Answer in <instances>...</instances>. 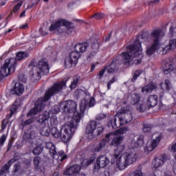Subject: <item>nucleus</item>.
<instances>
[{
  "instance_id": "e2e57ef3",
  "label": "nucleus",
  "mask_w": 176,
  "mask_h": 176,
  "mask_svg": "<svg viewBox=\"0 0 176 176\" xmlns=\"http://www.w3.org/2000/svg\"><path fill=\"white\" fill-rule=\"evenodd\" d=\"M20 170H21V166L20 165L15 164L14 166V168H13L14 173H18V171H20Z\"/></svg>"
},
{
  "instance_id": "dca6fc26",
  "label": "nucleus",
  "mask_w": 176,
  "mask_h": 176,
  "mask_svg": "<svg viewBox=\"0 0 176 176\" xmlns=\"http://www.w3.org/2000/svg\"><path fill=\"white\" fill-rule=\"evenodd\" d=\"M80 173V165H74L67 168L64 173V175H74L76 176Z\"/></svg>"
},
{
  "instance_id": "bf43d9fd",
  "label": "nucleus",
  "mask_w": 176,
  "mask_h": 176,
  "mask_svg": "<svg viewBox=\"0 0 176 176\" xmlns=\"http://www.w3.org/2000/svg\"><path fill=\"white\" fill-rule=\"evenodd\" d=\"M5 141H6V135H3L0 138V148L5 144Z\"/></svg>"
},
{
  "instance_id": "a878e982",
  "label": "nucleus",
  "mask_w": 176,
  "mask_h": 176,
  "mask_svg": "<svg viewBox=\"0 0 176 176\" xmlns=\"http://www.w3.org/2000/svg\"><path fill=\"white\" fill-rule=\"evenodd\" d=\"M46 149H49L50 153L53 159H57V151H56V146L52 142H47L45 144Z\"/></svg>"
},
{
  "instance_id": "473e14b6",
  "label": "nucleus",
  "mask_w": 176,
  "mask_h": 176,
  "mask_svg": "<svg viewBox=\"0 0 176 176\" xmlns=\"http://www.w3.org/2000/svg\"><path fill=\"white\" fill-rule=\"evenodd\" d=\"M176 48V40L175 39H170L169 41L168 45H166L164 48H162V50L167 53L168 50H174Z\"/></svg>"
},
{
  "instance_id": "3c124183",
  "label": "nucleus",
  "mask_w": 176,
  "mask_h": 176,
  "mask_svg": "<svg viewBox=\"0 0 176 176\" xmlns=\"http://www.w3.org/2000/svg\"><path fill=\"white\" fill-rule=\"evenodd\" d=\"M104 14L102 12L94 14L92 17H94L96 20H101L103 17H104Z\"/></svg>"
},
{
  "instance_id": "20e7f679",
  "label": "nucleus",
  "mask_w": 176,
  "mask_h": 176,
  "mask_svg": "<svg viewBox=\"0 0 176 176\" xmlns=\"http://www.w3.org/2000/svg\"><path fill=\"white\" fill-rule=\"evenodd\" d=\"M90 44L87 42L77 43L74 46V51L72 52L65 60V65L67 68H72L78 64V60L80 58V53H85Z\"/></svg>"
},
{
  "instance_id": "b1692460",
  "label": "nucleus",
  "mask_w": 176,
  "mask_h": 176,
  "mask_svg": "<svg viewBox=\"0 0 176 176\" xmlns=\"http://www.w3.org/2000/svg\"><path fill=\"white\" fill-rule=\"evenodd\" d=\"M32 70H30V75L34 80H39L41 79V74H42L38 69L36 66H29Z\"/></svg>"
},
{
  "instance_id": "4c0bfd02",
  "label": "nucleus",
  "mask_w": 176,
  "mask_h": 176,
  "mask_svg": "<svg viewBox=\"0 0 176 176\" xmlns=\"http://www.w3.org/2000/svg\"><path fill=\"white\" fill-rule=\"evenodd\" d=\"M107 144V142L105 140H102L99 144H98L96 147L94 148L95 152H100L103 148H105V145Z\"/></svg>"
},
{
  "instance_id": "4d7b16f0",
  "label": "nucleus",
  "mask_w": 176,
  "mask_h": 176,
  "mask_svg": "<svg viewBox=\"0 0 176 176\" xmlns=\"http://www.w3.org/2000/svg\"><path fill=\"white\" fill-rule=\"evenodd\" d=\"M32 160L30 158H24L23 160V163L26 166H31Z\"/></svg>"
},
{
  "instance_id": "ea45409f",
  "label": "nucleus",
  "mask_w": 176,
  "mask_h": 176,
  "mask_svg": "<svg viewBox=\"0 0 176 176\" xmlns=\"http://www.w3.org/2000/svg\"><path fill=\"white\" fill-rule=\"evenodd\" d=\"M67 157H68V156L65 155V153L63 151H60L58 152V155L57 154L56 158L54 159H55L56 160H58L59 162H64V160H65Z\"/></svg>"
},
{
  "instance_id": "9d476101",
  "label": "nucleus",
  "mask_w": 176,
  "mask_h": 176,
  "mask_svg": "<svg viewBox=\"0 0 176 176\" xmlns=\"http://www.w3.org/2000/svg\"><path fill=\"white\" fill-rule=\"evenodd\" d=\"M103 130L104 128L102 126L97 127V122L89 121L86 128V133L87 134H90L92 138H96V137H98L102 133Z\"/></svg>"
},
{
  "instance_id": "8fccbe9b",
  "label": "nucleus",
  "mask_w": 176,
  "mask_h": 176,
  "mask_svg": "<svg viewBox=\"0 0 176 176\" xmlns=\"http://www.w3.org/2000/svg\"><path fill=\"white\" fill-rule=\"evenodd\" d=\"M140 145L141 144H140L138 141L133 140L131 143V148H132V149H137L138 148H140Z\"/></svg>"
},
{
  "instance_id": "6e6d98bb",
  "label": "nucleus",
  "mask_w": 176,
  "mask_h": 176,
  "mask_svg": "<svg viewBox=\"0 0 176 176\" xmlns=\"http://www.w3.org/2000/svg\"><path fill=\"white\" fill-rule=\"evenodd\" d=\"M22 6H23V1H21L19 3H17L16 5H15V6L13 8L14 13L17 12L19 9H20V8H21Z\"/></svg>"
},
{
  "instance_id": "49530a36",
  "label": "nucleus",
  "mask_w": 176,
  "mask_h": 176,
  "mask_svg": "<svg viewBox=\"0 0 176 176\" xmlns=\"http://www.w3.org/2000/svg\"><path fill=\"white\" fill-rule=\"evenodd\" d=\"M34 120H35L34 118H31L27 120L26 121L22 122L21 125L23 126V127H25V126H30V124H31V123H34Z\"/></svg>"
},
{
  "instance_id": "4be33fe9",
  "label": "nucleus",
  "mask_w": 176,
  "mask_h": 176,
  "mask_svg": "<svg viewBox=\"0 0 176 176\" xmlns=\"http://www.w3.org/2000/svg\"><path fill=\"white\" fill-rule=\"evenodd\" d=\"M116 59V58H115L111 63L107 66V67L102 69V70H100V72H99V74H98V76H99V79H101L102 78V76H104V74H105V71H107V72H109V74H113L114 72H118V71H119V68H120V67H122V65H125V67H129V66H126L124 63L122 64V65H120L118 66V68L117 70H115L114 72H110L109 71V67H111V64H113V60H115Z\"/></svg>"
},
{
  "instance_id": "423d86ee",
  "label": "nucleus",
  "mask_w": 176,
  "mask_h": 176,
  "mask_svg": "<svg viewBox=\"0 0 176 176\" xmlns=\"http://www.w3.org/2000/svg\"><path fill=\"white\" fill-rule=\"evenodd\" d=\"M51 32H58L63 34L66 32L67 35H72L75 32L74 23L67 21L65 19L58 20L55 23L52 24L49 28Z\"/></svg>"
},
{
  "instance_id": "864d4df0",
  "label": "nucleus",
  "mask_w": 176,
  "mask_h": 176,
  "mask_svg": "<svg viewBox=\"0 0 176 176\" xmlns=\"http://www.w3.org/2000/svg\"><path fill=\"white\" fill-rule=\"evenodd\" d=\"M169 32L170 36H176V26H171Z\"/></svg>"
},
{
  "instance_id": "79ce46f5",
  "label": "nucleus",
  "mask_w": 176,
  "mask_h": 176,
  "mask_svg": "<svg viewBox=\"0 0 176 176\" xmlns=\"http://www.w3.org/2000/svg\"><path fill=\"white\" fill-rule=\"evenodd\" d=\"M50 134L53 135L55 138H60V133L58 129H57L55 126L50 129Z\"/></svg>"
},
{
  "instance_id": "9b49d317",
  "label": "nucleus",
  "mask_w": 176,
  "mask_h": 176,
  "mask_svg": "<svg viewBox=\"0 0 176 176\" xmlns=\"http://www.w3.org/2000/svg\"><path fill=\"white\" fill-rule=\"evenodd\" d=\"M77 107L78 104L73 100H66L60 104V108L65 113H74L76 111Z\"/></svg>"
},
{
  "instance_id": "72a5a7b5",
  "label": "nucleus",
  "mask_w": 176,
  "mask_h": 176,
  "mask_svg": "<svg viewBox=\"0 0 176 176\" xmlns=\"http://www.w3.org/2000/svg\"><path fill=\"white\" fill-rule=\"evenodd\" d=\"M174 69V66H173V63H166L163 65V71L166 75H168V74H171Z\"/></svg>"
},
{
  "instance_id": "6e6552de",
  "label": "nucleus",
  "mask_w": 176,
  "mask_h": 176,
  "mask_svg": "<svg viewBox=\"0 0 176 176\" xmlns=\"http://www.w3.org/2000/svg\"><path fill=\"white\" fill-rule=\"evenodd\" d=\"M74 124L71 122L62 127L60 129V140L63 142H67L72 138V135L75 133V128Z\"/></svg>"
},
{
  "instance_id": "7ed1b4c3",
  "label": "nucleus",
  "mask_w": 176,
  "mask_h": 176,
  "mask_svg": "<svg viewBox=\"0 0 176 176\" xmlns=\"http://www.w3.org/2000/svg\"><path fill=\"white\" fill-rule=\"evenodd\" d=\"M133 109L130 106L123 107L120 112L110 120L113 129H117L118 126H123L130 123L133 120Z\"/></svg>"
},
{
  "instance_id": "5701e85b",
  "label": "nucleus",
  "mask_w": 176,
  "mask_h": 176,
  "mask_svg": "<svg viewBox=\"0 0 176 176\" xmlns=\"http://www.w3.org/2000/svg\"><path fill=\"white\" fill-rule=\"evenodd\" d=\"M127 166H129V164L126 162L123 155H121L116 161V167L118 168L119 170H124Z\"/></svg>"
},
{
  "instance_id": "ddd939ff",
  "label": "nucleus",
  "mask_w": 176,
  "mask_h": 176,
  "mask_svg": "<svg viewBox=\"0 0 176 176\" xmlns=\"http://www.w3.org/2000/svg\"><path fill=\"white\" fill-rule=\"evenodd\" d=\"M36 137V127L32 125L26 132L23 133V141H28L30 140H34Z\"/></svg>"
},
{
  "instance_id": "680f3d73",
  "label": "nucleus",
  "mask_w": 176,
  "mask_h": 176,
  "mask_svg": "<svg viewBox=\"0 0 176 176\" xmlns=\"http://www.w3.org/2000/svg\"><path fill=\"white\" fill-rule=\"evenodd\" d=\"M50 123H51V126L54 127L55 126H57V123H58V121H57V119L56 118H51Z\"/></svg>"
},
{
  "instance_id": "f257e3e1",
  "label": "nucleus",
  "mask_w": 176,
  "mask_h": 176,
  "mask_svg": "<svg viewBox=\"0 0 176 176\" xmlns=\"http://www.w3.org/2000/svg\"><path fill=\"white\" fill-rule=\"evenodd\" d=\"M149 33L148 32L142 33L135 41L133 45H130L126 47V52H122L116 57L113 63L109 67V71L113 72L119 68V65L125 64L126 67L130 65L133 58L142 57V48H141V41L140 39H149Z\"/></svg>"
},
{
  "instance_id": "1a4fd4ad",
  "label": "nucleus",
  "mask_w": 176,
  "mask_h": 176,
  "mask_svg": "<svg viewBox=\"0 0 176 176\" xmlns=\"http://www.w3.org/2000/svg\"><path fill=\"white\" fill-rule=\"evenodd\" d=\"M29 67H36L37 69L43 75H47L50 68L49 67V63L45 58L41 59L37 62L35 59L32 60Z\"/></svg>"
},
{
  "instance_id": "338daca9",
  "label": "nucleus",
  "mask_w": 176,
  "mask_h": 176,
  "mask_svg": "<svg viewBox=\"0 0 176 176\" xmlns=\"http://www.w3.org/2000/svg\"><path fill=\"white\" fill-rule=\"evenodd\" d=\"M12 146H13V142L12 141H10L8 142V148H7L6 152H9V151H10V149H12Z\"/></svg>"
},
{
  "instance_id": "a18cd8bd",
  "label": "nucleus",
  "mask_w": 176,
  "mask_h": 176,
  "mask_svg": "<svg viewBox=\"0 0 176 176\" xmlns=\"http://www.w3.org/2000/svg\"><path fill=\"white\" fill-rule=\"evenodd\" d=\"M79 80H80V76H75L74 78L73 82H72V84L70 85L69 87L70 89H75V87H76V86L78 85V83L79 82Z\"/></svg>"
},
{
  "instance_id": "f8f14e48",
  "label": "nucleus",
  "mask_w": 176,
  "mask_h": 176,
  "mask_svg": "<svg viewBox=\"0 0 176 176\" xmlns=\"http://www.w3.org/2000/svg\"><path fill=\"white\" fill-rule=\"evenodd\" d=\"M162 138H163V136L160 132H156L153 134L151 144L149 146H147V151L148 152H152V151H154L157 145H159L160 143V141H162Z\"/></svg>"
},
{
  "instance_id": "2eb2a0df",
  "label": "nucleus",
  "mask_w": 176,
  "mask_h": 176,
  "mask_svg": "<svg viewBox=\"0 0 176 176\" xmlns=\"http://www.w3.org/2000/svg\"><path fill=\"white\" fill-rule=\"evenodd\" d=\"M129 166L133 164L137 160V153L135 151L127 152L122 154Z\"/></svg>"
},
{
  "instance_id": "f704fd0d",
  "label": "nucleus",
  "mask_w": 176,
  "mask_h": 176,
  "mask_svg": "<svg viewBox=\"0 0 176 176\" xmlns=\"http://www.w3.org/2000/svg\"><path fill=\"white\" fill-rule=\"evenodd\" d=\"M117 146V149L115 150V154H114V157H116V159H118L119 155H121V153H123V152H124V144H119L118 146Z\"/></svg>"
},
{
  "instance_id": "774afa93",
  "label": "nucleus",
  "mask_w": 176,
  "mask_h": 176,
  "mask_svg": "<svg viewBox=\"0 0 176 176\" xmlns=\"http://www.w3.org/2000/svg\"><path fill=\"white\" fill-rule=\"evenodd\" d=\"M99 176H110L109 171L101 172Z\"/></svg>"
},
{
  "instance_id": "69168bd1",
  "label": "nucleus",
  "mask_w": 176,
  "mask_h": 176,
  "mask_svg": "<svg viewBox=\"0 0 176 176\" xmlns=\"http://www.w3.org/2000/svg\"><path fill=\"white\" fill-rule=\"evenodd\" d=\"M89 164H90V162H89V160H84L82 162V166L83 167H85V166H89Z\"/></svg>"
},
{
  "instance_id": "39448f33",
  "label": "nucleus",
  "mask_w": 176,
  "mask_h": 176,
  "mask_svg": "<svg viewBox=\"0 0 176 176\" xmlns=\"http://www.w3.org/2000/svg\"><path fill=\"white\" fill-rule=\"evenodd\" d=\"M164 35H166V34L161 28H157L151 31L150 38L152 41V45L151 46L147 47L146 51L147 56H152V54H154V53L156 52L157 49L160 47L162 41H163Z\"/></svg>"
},
{
  "instance_id": "c85d7f7f",
  "label": "nucleus",
  "mask_w": 176,
  "mask_h": 176,
  "mask_svg": "<svg viewBox=\"0 0 176 176\" xmlns=\"http://www.w3.org/2000/svg\"><path fill=\"white\" fill-rule=\"evenodd\" d=\"M100 48V43L98 42L93 43L91 45V50L89 52V54L88 57L91 58V57H94L97 52H98V49Z\"/></svg>"
},
{
  "instance_id": "f03ea898",
  "label": "nucleus",
  "mask_w": 176,
  "mask_h": 176,
  "mask_svg": "<svg viewBox=\"0 0 176 176\" xmlns=\"http://www.w3.org/2000/svg\"><path fill=\"white\" fill-rule=\"evenodd\" d=\"M67 78L65 80L62 81L61 82L54 84L52 87L50 88L46 91L43 98H39L34 103V107L28 113V116H35L38 112H42L46 107V102L50 100L52 96L54 94H58L60 91H63L67 87Z\"/></svg>"
},
{
  "instance_id": "de8ad7c7",
  "label": "nucleus",
  "mask_w": 176,
  "mask_h": 176,
  "mask_svg": "<svg viewBox=\"0 0 176 176\" xmlns=\"http://www.w3.org/2000/svg\"><path fill=\"white\" fill-rule=\"evenodd\" d=\"M17 108H19V100H16L15 102H14V104L10 109V111L12 112V113H14V112L17 111Z\"/></svg>"
},
{
  "instance_id": "09e8293b",
  "label": "nucleus",
  "mask_w": 176,
  "mask_h": 176,
  "mask_svg": "<svg viewBox=\"0 0 176 176\" xmlns=\"http://www.w3.org/2000/svg\"><path fill=\"white\" fill-rule=\"evenodd\" d=\"M141 74H142V71H141V70L135 71L133 77L131 81L135 82V80H137V78H138V76H140V75H141Z\"/></svg>"
},
{
  "instance_id": "2f4dec72",
  "label": "nucleus",
  "mask_w": 176,
  "mask_h": 176,
  "mask_svg": "<svg viewBox=\"0 0 176 176\" xmlns=\"http://www.w3.org/2000/svg\"><path fill=\"white\" fill-rule=\"evenodd\" d=\"M148 105L149 108L151 107H156L157 105V95H151L148 98Z\"/></svg>"
},
{
  "instance_id": "58836bf2",
  "label": "nucleus",
  "mask_w": 176,
  "mask_h": 176,
  "mask_svg": "<svg viewBox=\"0 0 176 176\" xmlns=\"http://www.w3.org/2000/svg\"><path fill=\"white\" fill-rule=\"evenodd\" d=\"M140 100H141V96L137 94H133L131 96V103L132 105H135V104L140 102Z\"/></svg>"
},
{
  "instance_id": "aec40b11",
  "label": "nucleus",
  "mask_w": 176,
  "mask_h": 176,
  "mask_svg": "<svg viewBox=\"0 0 176 176\" xmlns=\"http://www.w3.org/2000/svg\"><path fill=\"white\" fill-rule=\"evenodd\" d=\"M167 160V155H164L162 156H160L158 157H155L154 159V167L155 168H159V167H162L164 163H166V161Z\"/></svg>"
},
{
  "instance_id": "c9c22d12",
  "label": "nucleus",
  "mask_w": 176,
  "mask_h": 176,
  "mask_svg": "<svg viewBox=\"0 0 176 176\" xmlns=\"http://www.w3.org/2000/svg\"><path fill=\"white\" fill-rule=\"evenodd\" d=\"M151 107L146 106V104L143 102L137 104L136 106V109L139 111V112H145V111L149 109Z\"/></svg>"
},
{
  "instance_id": "7c9ffc66",
  "label": "nucleus",
  "mask_w": 176,
  "mask_h": 176,
  "mask_svg": "<svg viewBox=\"0 0 176 176\" xmlns=\"http://www.w3.org/2000/svg\"><path fill=\"white\" fill-rule=\"evenodd\" d=\"M154 89H156V84L155 82H149L142 89V93H152Z\"/></svg>"
},
{
  "instance_id": "0e129e2a",
  "label": "nucleus",
  "mask_w": 176,
  "mask_h": 176,
  "mask_svg": "<svg viewBox=\"0 0 176 176\" xmlns=\"http://www.w3.org/2000/svg\"><path fill=\"white\" fill-rule=\"evenodd\" d=\"M115 82V77H113L107 83L108 90L111 89V85Z\"/></svg>"
},
{
  "instance_id": "cd10ccee",
  "label": "nucleus",
  "mask_w": 176,
  "mask_h": 176,
  "mask_svg": "<svg viewBox=\"0 0 176 176\" xmlns=\"http://www.w3.org/2000/svg\"><path fill=\"white\" fill-rule=\"evenodd\" d=\"M16 160H19V157L14 156V158L8 161V162L2 167L1 171L3 173H9V168H10L12 164L14 163V162H16Z\"/></svg>"
},
{
  "instance_id": "603ef678",
  "label": "nucleus",
  "mask_w": 176,
  "mask_h": 176,
  "mask_svg": "<svg viewBox=\"0 0 176 176\" xmlns=\"http://www.w3.org/2000/svg\"><path fill=\"white\" fill-rule=\"evenodd\" d=\"M8 123H9V119L5 118L4 120H3L2 124H1V131H3V130H5V129H6V126L8 125Z\"/></svg>"
},
{
  "instance_id": "37998d69",
  "label": "nucleus",
  "mask_w": 176,
  "mask_h": 176,
  "mask_svg": "<svg viewBox=\"0 0 176 176\" xmlns=\"http://www.w3.org/2000/svg\"><path fill=\"white\" fill-rule=\"evenodd\" d=\"M153 126L151 124L144 123L143 124L142 131L143 133H151Z\"/></svg>"
},
{
  "instance_id": "a211bd4d",
  "label": "nucleus",
  "mask_w": 176,
  "mask_h": 176,
  "mask_svg": "<svg viewBox=\"0 0 176 176\" xmlns=\"http://www.w3.org/2000/svg\"><path fill=\"white\" fill-rule=\"evenodd\" d=\"M24 93V85L20 82H16L13 88L10 89L11 94L21 96Z\"/></svg>"
},
{
  "instance_id": "e433bc0d",
  "label": "nucleus",
  "mask_w": 176,
  "mask_h": 176,
  "mask_svg": "<svg viewBox=\"0 0 176 176\" xmlns=\"http://www.w3.org/2000/svg\"><path fill=\"white\" fill-rule=\"evenodd\" d=\"M42 152H43V146H42V145H38V146L34 147L32 151V153L35 156H39V155H41V153H42Z\"/></svg>"
},
{
  "instance_id": "13d9d810",
  "label": "nucleus",
  "mask_w": 176,
  "mask_h": 176,
  "mask_svg": "<svg viewBox=\"0 0 176 176\" xmlns=\"http://www.w3.org/2000/svg\"><path fill=\"white\" fill-rule=\"evenodd\" d=\"M140 145H144V135H140L138 137L137 140Z\"/></svg>"
},
{
  "instance_id": "6ab92c4d",
  "label": "nucleus",
  "mask_w": 176,
  "mask_h": 176,
  "mask_svg": "<svg viewBox=\"0 0 176 176\" xmlns=\"http://www.w3.org/2000/svg\"><path fill=\"white\" fill-rule=\"evenodd\" d=\"M83 116V113L80 111L79 112H74V116L73 118L71 119L68 122L67 124H71V123H73L74 129H76V127H78V123L80 122V120L82 119V117Z\"/></svg>"
},
{
  "instance_id": "412c9836",
  "label": "nucleus",
  "mask_w": 176,
  "mask_h": 176,
  "mask_svg": "<svg viewBox=\"0 0 176 176\" xmlns=\"http://www.w3.org/2000/svg\"><path fill=\"white\" fill-rule=\"evenodd\" d=\"M49 119H50V113L49 111H45L38 116V122L41 126H46Z\"/></svg>"
},
{
  "instance_id": "052dcab7",
  "label": "nucleus",
  "mask_w": 176,
  "mask_h": 176,
  "mask_svg": "<svg viewBox=\"0 0 176 176\" xmlns=\"http://www.w3.org/2000/svg\"><path fill=\"white\" fill-rule=\"evenodd\" d=\"M164 85L166 86V90H170L171 89V82H170V80H166Z\"/></svg>"
},
{
  "instance_id": "bb28decb",
  "label": "nucleus",
  "mask_w": 176,
  "mask_h": 176,
  "mask_svg": "<svg viewBox=\"0 0 176 176\" xmlns=\"http://www.w3.org/2000/svg\"><path fill=\"white\" fill-rule=\"evenodd\" d=\"M33 163L36 170L38 171L39 173H42L43 171V166H42V164H41V158L39 157H34Z\"/></svg>"
},
{
  "instance_id": "c03bdc74",
  "label": "nucleus",
  "mask_w": 176,
  "mask_h": 176,
  "mask_svg": "<svg viewBox=\"0 0 176 176\" xmlns=\"http://www.w3.org/2000/svg\"><path fill=\"white\" fill-rule=\"evenodd\" d=\"M127 133V128L122 127L114 131V135H120L122 134H126Z\"/></svg>"
},
{
  "instance_id": "393cba45",
  "label": "nucleus",
  "mask_w": 176,
  "mask_h": 176,
  "mask_svg": "<svg viewBox=\"0 0 176 176\" xmlns=\"http://www.w3.org/2000/svg\"><path fill=\"white\" fill-rule=\"evenodd\" d=\"M30 54L28 53L24 52H17L16 54V57L8 58V60H15V67H17V61H21V60H24V58H27Z\"/></svg>"
},
{
  "instance_id": "4468645a",
  "label": "nucleus",
  "mask_w": 176,
  "mask_h": 176,
  "mask_svg": "<svg viewBox=\"0 0 176 176\" xmlns=\"http://www.w3.org/2000/svg\"><path fill=\"white\" fill-rule=\"evenodd\" d=\"M109 164V158L107 155H100L96 160V164H95V168L98 167L99 168H104Z\"/></svg>"
},
{
  "instance_id": "c756f323",
  "label": "nucleus",
  "mask_w": 176,
  "mask_h": 176,
  "mask_svg": "<svg viewBox=\"0 0 176 176\" xmlns=\"http://www.w3.org/2000/svg\"><path fill=\"white\" fill-rule=\"evenodd\" d=\"M124 140V136H123V135L115 137L112 140L110 145H111V146H119V145H120V144H122V142H123Z\"/></svg>"
},
{
  "instance_id": "0eeeda50",
  "label": "nucleus",
  "mask_w": 176,
  "mask_h": 176,
  "mask_svg": "<svg viewBox=\"0 0 176 176\" xmlns=\"http://www.w3.org/2000/svg\"><path fill=\"white\" fill-rule=\"evenodd\" d=\"M16 69V60L15 59H6L4 64L1 66L0 74L1 76L5 78L13 74Z\"/></svg>"
},
{
  "instance_id": "a19ab883",
  "label": "nucleus",
  "mask_w": 176,
  "mask_h": 176,
  "mask_svg": "<svg viewBox=\"0 0 176 176\" xmlns=\"http://www.w3.org/2000/svg\"><path fill=\"white\" fill-rule=\"evenodd\" d=\"M40 134L43 135V137H49L50 135V129L46 127V125H43Z\"/></svg>"
},
{
  "instance_id": "f3484780",
  "label": "nucleus",
  "mask_w": 176,
  "mask_h": 176,
  "mask_svg": "<svg viewBox=\"0 0 176 176\" xmlns=\"http://www.w3.org/2000/svg\"><path fill=\"white\" fill-rule=\"evenodd\" d=\"M96 104V100H94V98H91L90 101L82 99L81 100V103L80 104V110L81 111L82 113H84L85 111H86L87 107H94V104Z\"/></svg>"
},
{
  "instance_id": "5fc2aeb1",
  "label": "nucleus",
  "mask_w": 176,
  "mask_h": 176,
  "mask_svg": "<svg viewBox=\"0 0 176 176\" xmlns=\"http://www.w3.org/2000/svg\"><path fill=\"white\" fill-rule=\"evenodd\" d=\"M19 82H23V83H25L27 82V76L21 74L19 75Z\"/></svg>"
}]
</instances>
